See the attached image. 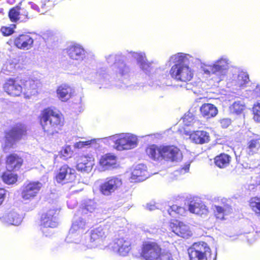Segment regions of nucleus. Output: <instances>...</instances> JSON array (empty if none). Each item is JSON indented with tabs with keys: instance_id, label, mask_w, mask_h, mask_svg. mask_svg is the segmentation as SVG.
I'll use <instances>...</instances> for the list:
<instances>
[{
	"instance_id": "1",
	"label": "nucleus",
	"mask_w": 260,
	"mask_h": 260,
	"mask_svg": "<svg viewBox=\"0 0 260 260\" xmlns=\"http://www.w3.org/2000/svg\"><path fill=\"white\" fill-rule=\"evenodd\" d=\"M190 61L200 64L201 69L204 74L214 75L219 82L225 78L231 63L229 58L225 55L220 56L211 64H206L189 54L179 52L171 56L168 61L170 63H174L169 71L171 78L177 82L190 81L195 71L187 64Z\"/></svg>"
},
{
	"instance_id": "2",
	"label": "nucleus",
	"mask_w": 260,
	"mask_h": 260,
	"mask_svg": "<svg viewBox=\"0 0 260 260\" xmlns=\"http://www.w3.org/2000/svg\"><path fill=\"white\" fill-rule=\"evenodd\" d=\"M39 118L44 131L48 135L58 133L64 124L63 115L52 108H47L42 111Z\"/></svg>"
},
{
	"instance_id": "3",
	"label": "nucleus",
	"mask_w": 260,
	"mask_h": 260,
	"mask_svg": "<svg viewBox=\"0 0 260 260\" xmlns=\"http://www.w3.org/2000/svg\"><path fill=\"white\" fill-rule=\"evenodd\" d=\"M40 12L39 6L33 2H29L28 6L23 7L17 6L11 8L8 16L13 22H26L35 18Z\"/></svg>"
},
{
	"instance_id": "4",
	"label": "nucleus",
	"mask_w": 260,
	"mask_h": 260,
	"mask_svg": "<svg viewBox=\"0 0 260 260\" xmlns=\"http://www.w3.org/2000/svg\"><path fill=\"white\" fill-rule=\"evenodd\" d=\"M103 141L109 144H110V141L113 142L115 148L119 151L131 149L138 145L137 136L131 133L115 134L104 138Z\"/></svg>"
},
{
	"instance_id": "5",
	"label": "nucleus",
	"mask_w": 260,
	"mask_h": 260,
	"mask_svg": "<svg viewBox=\"0 0 260 260\" xmlns=\"http://www.w3.org/2000/svg\"><path fill=\"white\" fill-rule=\"evenodd\" d=\"M26 127L24 124L19 123L5 132L4 141L2 148L5 152H8L13 147L16 142L21 139L26 134Z\"/></svg>"
},
{
	"instance_id": "6",
	"label": "nucleus",
	"mask_w": 260,
	"mask_h": 260,
	"mask_svg": "<svg viewBox=\"0 0 260 260\" xmlns=\"http://www.w3.org/2000/svg\"><path fill=\"white\" fill-rule=\"evenodd\" d=\"M86 249L98 248L105 249L107 247L106 242V235L104 229L99 226L91 230L88 233H86Z\"/></svg>"
},
{
	"instance_id": "7",
	"label": "nucleus",
	"mask_w": 260,
	"mask_h": 260,
	"mask_svg": "<svg viewBox=\"0 0 260 260\" xmlns=\"http://www.w3.org/2000/svg\"><path fill=\"white\" fill-rule=\"evenodd\" d=\"M58 209H53L42 214L40 222V229L43 234L46 237L52 235V232L50 229L55 228L58 225Z\"/></svg>"
},
{
	"instance_id": "8",
	"label": "nucleus",
	"mask_w": 260,
	"mask_h": 260,
	"mask_svg": "<svg viewBox=\"0 0 260 260\" xmlns=\"http://www.w3.org/2000/svg\"><path fill=\"white\" fill-rule=\"evenodd\" d=\"M123 56L121 54H110L106 57L109 64H113V70L119 79H126L129 75V67L123 62Z\"/></svg>"
},
{
	"instance_id": "9",
	"label": "nucleus",
	"mask_w": 260,
	"mask_h": 260,
	"mask_svg": "<svg viewBox=\"0 0 260 260\" xmlns=\"http://www.w3.org/2000/svg\"><path fill=\"white\" fill-rule=\"evenodd\" d=\"M190 260H208L211 250L208 244L204 242L194 243L188 250Z\"/></svg>"
},
{
	"instance_id": "10",
	"label": "nucleus",
	"mask_w": 260,
	"mask_h": 260,
	"mask_svg": "<svg viewBox=\"0 0 260 260\" xmlns=\"http://www.w3.org/2000/svg\"><path fill=\"white\" fill-rule=\"evenodd\" d=\"M85 70V79L98 85L100 88L110 86L109 75L104 71L99 70L96 72Z\"/></svg>"
},
{
	"instance_id": "11",
	"label": "nucleus",
	"mask_w": 260,
	"mask_h": 260,
	"mask_svg": "<svg viewBox=\"0 0 260 260\" xmlns=\"http://www.w3.org/2000/svg\"><path fill=\"white\" fill-rule=\"evenodd\" d=\"M108 249L121 256H126L131 249V243L126 238H117L107 245Z\"/></svg>"
},
{
	"instance_id": "12",
	"label": "nucleus",
	"mask_w": 260,
	"mask_h": 260,
	"mask_svg": "<svg viewBox=\"0 0 260 260\" xmlns=\"http://www.w3.org/2000/svg\"><path fill=\"white\" fill-rule=\"evenodd\" d=\"M42 183L39 181L25 183L22 187L21 198L24 201H30L39 193L42 187Z\"/></svg>"
},
{
	"instance_id": "13",
	"label": "nucleus",
	"mask_w": 260,
	"mask_h": 260,
	"mask_svg": "<svg viewBox=\"0 0 260 260\" xmlns=\"http://www.w3.org/2000/svg\"><path fill=\"white\" fill-rule=\"evenodd\" d=\"M22 84V94L25 98H29L32 95H36L38 93L39 89L41 86V83L38 79H28V80L22 79L20 80Z\"/></svg>"
},
{
	"instance_id": "14",
	"label": "nucleus",
	"mask_w": 260,
	"mask_h": 260,
	"mask_svg": "<svg viewBox=\"0 0 260 260\" xmlns=\"http://www.w3.org/2000/svg\"><path fill=\"white\" fill-rule=\"evenodd\" d=\"M66 50L68 55L73 60L81 61L85 60L89 57H91V55L88 53L83 47L78 44L71 45Z\"/></svg>"
},
{
	"instance_id": "15",
	"label": "nucleus",
	"mask_w": 260,
	"mask_h": 260,
	"mask_svg": "<svg viewBox=\"0 0 260 260\" xmlns=\"http://www.w3.org/2000/svg\"><path fill=\"white\" fill-rule=\"evenodd\" d=\"M121 185V178L116 176L108 177L100 186L101 191L103 194L109 196L119 188Z\"/></svg>"
},
{
	"instance_id": "16",
	"label": "nucleus",
	"mask_w": 260,
	"mask_h": 260,
	"mask_svg": "<svg viewBox=\"0 0 260 260\" xmlns=\"http://www.w3.org/2000/svg\"><path fill=\"white\" fill-rule=\"evenodd\" d=\"M170 227L173 233L183 238L188 239L192 235L189 225L182 221L172 220L170 223Z\"/></svg>"
},
{
	"instance_id": "17",
	"label": "nucleus",
	"mask_w": 260,
	"mask_h": 260,
	"mask_svg": "<svg viewBox=\"0 0 260 260\" xmlns=\"http://www.w3.org/2000/svg\"><path fill=\"white\" fill-rule=\"evenodd\" d=\"M23 216L14 210H7L0 212V220L8 225L18 226L21 224Z\"/></svg>"
},
{
	"instance_id": "18",
	"label": "nucleus",
	"mask_w": 260,
	"mask_h": 260,
	"mask_svg": "<svg viewBox=\"0 0 260 260\" xmlns=\"http://www.w3.org/2000/svg\"><path fill=\"white\" fill-rule=\"evenodd\" d=\"M87 238L86 234L70 229L66 241L68 243L78 244L81 249L86 250Z\"/></svg>"
},
{
	"instance_id": "19",
	"label": "nucleus",
	"mask_w": 260,
	"mask_h": 260,
	"mask_svg": "<svg viewBox=\"0 0 260 260\" xmlns=\"http://www.w3.org/2000/svg\"><path fill=\"white\" fill-rule=\"evenodd\" d=\"M188 211L193 214L200 216H207L209 213L208 208L198 198H194L190 200L188 204Z\"/></svg>"
},
{
	"instance_id": "20",
	"label": "nucleus",
	"mask_w": 260,
	"mask_h": 260,
	"mask_svg": "<svg viewBox=\"0 0 260 260\" xmlns=\"http://www.w3.org/2000/svg\"><path fill=\"white\" fill-rule=\"evenodd\" d=\"M75 171L68 165L62 166L56 176V181L59 183H66L75 179Z\"/></svg>"
},
{
	"instance_id": "21",
	"label": "nucleus",
	"mask_w": 260,
	"mask_h": 260,
	"mask_svg": "<svg viewBox=\"0 0 260 260\" xmlns=\"http://www.w3.org/2000/svg\"><path fill=\"white\" fill-rule=\"evenodd\" d=\"M161 252V248L156 243L147 242L143 244L142 255L146 260H151Z\"/></svg>"
},
{
	"instance_id": "22",
	"label": "nucleus",
	"mask_w": 260,
	"mask_h": 260,
	"mask_svg": "<svg viewBox=\"0 0 260 260\" xmlns=\"http://www.w3.org/2000/svg\"><path fill=\"white\" fill-rule=\"evenodd\" d=\"M4 90L9 95L14 96H18L22 93V84L20 80H16L12 79L8 80L4 85Z\"/></svg>"
},
{
	"instance_id": "23",
	"label": "nucleus",
	"mask_w": 260,
	"mask_h": 260,
	"mask_svg": "<svg viewBox=\"0 0 260 260\" xmlns=\"http://www.w3.org/2000/svg\"><path fill=\"white\" fill-rule=\"evenodd\" d=\"M162 158L171 161H177L182 159V155L180 150L174 146H162Z\"/></svg>"
},
{
	"instance_id": "24",
	"label": "nucleus",
	"mask_w": 260,
	"mask_h": 260,
	"mask_svg": "<svg viewBox=\"0 0 260 260\" xmlns=\"http://www.w3.org/2000/svg\"><path fill=\"white\" fill-rule=\"evenodd\" d=\"M117 160L116 156L108 153L101 157L99 164L102 171L111 170L117 167Z\"/></svg>"
},
{
	"instance_id": "25",
	"label": "nucleus",
	"mask_w": 260,
	"mask_h": 260,
	"mask_svg": "<svg viewBox=\"0 0 260 260\" xmlns=\"http://www.w3.org/2000/svg\"><path fill=\"white\" fill-rule=\"evenodd\" d=\"M128 54L129 56L133 57L137 60L140 68L146 74H149L151 72L152 68L150 66V63L147 61L144 53L131 51L128 52Z\"/></svg>"
},
{
	"instance_id": "26",
	"label": "nucleus",
	"mask_w": 260,
	"mask_h": 260,
	"mask_svg": "<svg viewBox=\"0 0 260 260\" xmlns=\"http://www.w3.org/2000/svg\"><path fill=\"white\" fill-rule=\"evenodd\" d=\"M234 73L231 81V85L239 87H245L249 81L247 73L237 69L235 70Z\"/></svg>"
},
{
	"instance_id": "27",
	"label": "nucleus",
	"mask_w": 260,
	"mask_h": 260,
	"mask_svg": "<svg viewBox=\"0 0 260 260\" xmlns=\"http://www.w3.org/2000/svg\"><path fill=\"white\" fill-rule=\"evenodd\" d=\"M14 44L17 48L27 50L32 47L34 39L29 34H22L15 39Z\"/></svg>"
},
{
	"instance_id": "28",
	"label": "nucleus",
	"mask_w": 260,
	"mask_h": 260,
	"mask_svg": "<svg viewBox=\"0 0 260 260\" xmlns=\"http://www.w3.org/2000/svg\"><path fill=\"white\" fill-rule=\"evenodd\" d=\"M146 166L144 164L136 166L132 172L131 179L132 181L141 182L147 178Z\"/></svg>"
},
{
	"instance_id": "29",
	"label": "nucleus",
	"mask_w": 260,
	"mask_h": 260,
	"mask_svg": "<svg viewBox=\"0 0 260 260\" xmlns=\"http://www.w3.org/2000/svg\"><path fill=\"white\" fill-rule=\"evenodd\" d=\"M189 138L191 142L197 144H203L210 141L209 134L205 131H193L190 134Z\"/></svg>"
},
{
	"instance_id": "30",
	"label": "nucleus",
	"mask_w": 260,
	"mask_h": 260,
	"mask_svg": "<svg viewBox=\"0 0 260 260\" xmlns=\"http://www.w3.org/2000/svg\"><path fill=\"white\" fill-rule=\"evenodd\" d=\"M23 162L22 158L16 154H12L7 157L6 168L9 171L19 169Z\"/></svg>"
},
{
	"instance_id": "31",
	"label": "nucleus",
	"mask_w": 260,
	"mask_h": 260,
	"mask_svg": "<svg viewBox=\"0 0 260 260\" xmlns=\"http://www.w3.org/2000/svg\"><path fill=\"white\" fill-rule=\"evenodd\" d=\"M78 215L77 213L74 216L70 230L86 234L88 228L87 223L83 217L79 216Z\"/></svg>"
},
{
	"instance_id": "32",
	"label": "nucleus",
	"mask_w": 260,
	"mask_h": 260,
	"mask_svg": "<svg viewBox=\"0 0 260 260\" xmlns=\"http://www.w3.org/2000/svg\"><path fill=\"white\" fill-rule=\"evenodd\" d=\"M200 112L203 117L206 119L214 117L218 113L217 108L211 104H204L200 107Z\"/></svg>"
},
{
	"instance_id": "33",
	"label": "nucleus",
	"mask_w": 260,
	"mask_h": 260,
	"mask_svg": "<svg viewBox=\"0 0 260 260\" xmlns=\"http://www.w3.org/2000/svg\"><path fill=\"white\" fill-rule=\"evenodd\" d=\"M213 210L215 217L217 219L223 220L224 216L228 215L232 212V208L227 204L223 205V206L219 205H214Z\"/></svg>"
},
{
	"instance_id": "34",
	"label": "nucleus",
	"mask_w": 260,
	"mask_h": 260,
	"mask_svg": "<svg viewBox=\"0 0 260 260\" xmlns=\"http://www.w3.org/2000/svg\"><path fill=\"white\" fill-rule=\"evenodd\" d=\"M162 146L156 145H151L146 149L147 155L153 160H159L162 157Z\"/></svg>"
},
{
	"instance_id": "35",
	"label": "nucleus",
	"mask_w": 260,
	"mask_h": 260,
	"mask_svg": "<svg viewBox=\"0 0 260 260\" xmlns=\"http://www.w3.org/2000/svg\"><path fill=\"white\" fill-rule=\"evenodd\" d=\"M56 92L58 98L61 101L64 102L71 98L72 89L67 84H62L58 87Z\"/></svg>"
},
{
	"instance_id": "36",
	"label": "nucleus",
	"mask_w": 260,
	"mask_h": 260,
	"mask_svg": "<svg viewBox=\"0 0 260 260\" xmlns=\"http://www.w3.org/2000/svg\"><path fill=\"white\" fill-rule=\"evenodd\" d=\"M260 148V138L252 139L247 144L246 151L249 155H253L258 152Z\"/></svg>"
},
{
	"instance_id": "37",
	"label": "nucleus",
	"mask_w": 260,
	"mask_h": 260,
	"mask_svg": "<svg viewBox=\"0 0 260 260\" xmlns=\"http://www.w3.org/2000/svg\"><path fill=\"white\" fill-rule=\"evenodd\" d=\"M252 95L255 97H260V85H257L252 91ZM253 119L255 121L260 122V101L253 108Z\"/></svg>"
},
{
	"instance_id": "38",
	"label": "nucleus",
	"mask_w": 260,
	"mask_h": 260,
	"mask_svg": "<svg viewBox=\"0 0 260 260\" xmlns=\"http://www.w3.org/2000/svg\"><path fill=\"white\" fill-rule=\"evenodd\" d=\"M231 156L225 153H221L214 158V162L216 166L219 168H224L227 167L231 161Z\"/></svg>"
},
{
	"instance_id": "39",
	"label": "nucleus",
	"mask_w": 260,
	"mask_h": 260,
	"mask_svg": "<svg viewBox=\"0 0 260 260\" xmlns=\"http://www.w3.org/2000/svg\"><path fill=\"white\" fill-rule=\"evenodd\" d=\"M96 203L91 200H89L85 201V202L82 205L81 210H79L78 212V214H86L88 212L92 213L96 210Z\"/></svg>"
},
{
	"instance_id": "40",
	"label": "nucleus",
	"mask_w": 260,
	"mask_h": 260,
	"mask_svg": "<svg viewBox=\"0 0 260 260\" xmlns=\"http://www.w3.org/2000/svg\"><path fill=\"white\" fill-rule=\"evenodd\" d=\"M167 212L171 216L175 217L177 215H184L186 213V210L184 207L173 205L168 207Z\"/></svg>"
},
{
	"instance_id": "41",
	"label": "nucleus",
	"mask_w": 260,
	"mask_h": 260,
	"mask_svg": "<svg viewBox=\"0 0 260 260\" xmlns=\"http://www.w3.org/2000/svg\"><path fill=\"white\" fill-rule=\"evenodd\" d=\"M229 108L231 113L239 114L244 110L245 104L243 100H238L235 101Z\"/></svg>"
},
{
	"instance_id": "42",
	"label": "nucleus",
	"mask_w": 260,
	"mask_h": 260,
	"mask_svg": "<svg viewBox=\"0 0 260 260\" xmlns=\"http://www.w3.org/2000/svg\"><path fill=\"white\" fill-rule=\"evenodd\" d=\"M249 205L255 214L260 216V197L251 198L250 200Z\"/></svg>"
},
{
	"instance_id": "43",
	"label": "nucleus",
	"mask_w": 260,
	"mask_h": 260,
	"mask_svg": "<svg viewBox=\"0 0 260 260\" xmlns=\"http://www.w3.org/2000/svg\"><path fill=\"white\" fill-rule=\"evenodd\" d=\"M100 139H91L87 141H80L76 142L74 146L75 148L81 149L83 148H86L90 147L92 144L96 143L97 141H99Z\"/></svg>"
},
{
	"instance_id": "44",
	"label": "nucleus",
	"mask_w": 260,
	"mask_h": 260,
	"mask_svg": "<svg viewBox=\"0 0 260 260\" xmlns=\"http://www.w3.org/2000/svg\"><path fill=\"white\" fill-rule=\"evenodd\" d=\"M73 151L70 145H67L63 147L60 152V157L63 159L66 160L72 157Z\"/></svg>"
},
{
	"instance_id": "45",
	"label": "nucleus",
	"mask_w": 260,
	"mask_h": 260,
	"mask_svg": "<svg viewBox=\"0 0 260 260\" xmlns=\"http://www.w3.org/2000/svg\"><path fill=\"white\" fill-rule=\"evenodd\" d=\"M94 165V162L89 161L87 164H84L79 161L77 165V169L79 171L85 172H89L91 171Z\"/></svg>"
},
{
	"instance_id": "46",
	"label": "nucleus",
	"mask_w": 260,
	"mask_h": 260,
	"mask_svg": "<svg viewBox=\"0 0 260 260\" xmlns=\"http://www.w3.org/2000/svg\"><path fill=\"white\" fill-rule=\"evenodd\" d=\"M17 63L13 60H9L3 66V70L8 73L14 72L16 68Z\"/></svg>"
},
{
	"instance_id": "47",
	"label": "nucleus",
	"mask_w": 260,
	"mask_h": 260,
	"mask_svg": "<svg viewBox=\"0 0 260 260\" xmlns=\"http://www.w3.org/2000/svg\"><path fill=\"white\" fill-rule=\"evenodd\" d=\"M151 260H173V258L170 253L162 251Z\"/></svg>"
},
{
	"instance_id": "48",
	"label": "nucleus",
	"mask_w": 260,
	"mask_h": 260,
	"mask_svg": "<svg viewBox=\"0 0 260 260\" xmlns=\"http://www.w3.org/2000/svg\"><path fill=\"white\" fill-rule=\"evenodd\" d=\"M194 120V116L192 113H188L184 115L183 118V121L186 125H189Z\"/></svg>"
},
{
	"instance_id": "49",
	"label": "nucleus",
	"mask_w": 260,
	"mask_h": 260,
	"mask_svg": "<svg viewBox=\"0 0 260 260\" xmlns=\"http://www.w3.org/2000/svg\"><path fill=\"white\" fill-rule=\"evenodd\" d=\"M165 84V79L164 78L162 80H155L152 82L151 86L154 88L163 87Z\"/></svg>"
},
{
	"instance_id": "50",
	"label": "nucleus",
	"mask_w": 260,
	"mask_h": 260,
	"mask_svg": "<svg viewBox=\"0 0 260 260\" xmlns=\"http://www.w3.org/2000/svg\"><path fill=\"white\" fill-rule=\"evenodd\" d=\"M79 161L83 162L84 164H87V162H89V161L94 162V159L92 157L89 156H82L80 157Z\"/></svg>"
},
{
	"instance_id": "51",
	"label": "nucleus",
	"mask_w": 260,
	"mask_h": 260,
	"mask_svg": "<svg viewBox=\"0 0 260 260\" xmlns=\"http://www.w3.org/2000/svg\"><path fill=\"white\" fill-rule=\"evenodd\" d=\"M1 30L2 34L5 36H9L13 32L12 29L7 27H2Z\"/></svg>"
},
{
	"instance_id": "52",
	"label": "nucleus",
	"mask_w": 260,
	"mask_h": 260,
	"mask_svg": "<svg viewBox=\"0 0 260 260\" xmlns=\"http://www.w3.org/2000/svg\"><path fill=\"white\" fill-rule=\"evenodd\" d=\"M7 194V190L3 188H0V205L4 202Z\"/></svg>"
},
{
	"instance_id": "53",
	"label": "nucleus",
	"mask_w": 260,
	"mask_h": 260,
	"mask_svg": "<svg viewBox=\"0 0 260 260\" xmlns=\"http://www.w3.org/2000/svg\"><path fill=\"white\" fill-rule=\"evenodd\" d=\"M182 84H181L180 86L186 89V90H193V88L194 87L193 85L189 82H181Z\"/></svg>"
},
{
	"instance_id": "54",
	"label": "nucleus",
	"mask_w": 260,
	"mask_h": 260,
	"mask_svg": "<svg viewBox=\"0 0 260 260\" xmlns=\"http://www.w3.org/2000/svg\"><path fill=\"white\" fill-rule=\"evenodd\" d=\"M231 120L229 118H224L220 120V123L223 128L228 127L231 124Z\"/></svg>"
},
{
	"instance_id": "55",
	"label": "nucleus",
	"mask_w": 260,
	"mask_h": 260,
	"mask_svg": "<svg viewBox=\"0 0 260 260\" xmlns=\"http://www.w3.org/2000/svg\"><path fill=\"white\" fill-rule=\"evenodd\" d=\"M67 205L69 208L73 209L77 205V202L75 200H70L67 202Z\"/></svg>"
},
{
	"instance_id": "56",
	"label": "nucleus",
	"mask_w": 260,
	"mask_h": 260,
	"mask_svg": "<svg viewBox=\"0 0 260 260\" xmlns=\"http://www.w3.org/2000/svg\"><path fill=\"white\" fill-rule=\"evenodd\" d=\"M146 208L150 211H152L157 208V206L154 203H150L146 205Z\"/></svg>"
},
{
	"instance_id": "57",
	"label": "nucleus",
	"mask_w": 260,
	"mask_h": 260,
	"mask_svg": "<svg viewBox=\"0 0 260 260\" xmlns=\"http://www.w3.org/2000/svg\"><path fill=\"white\" fill-rule=\"evenodd\" d=\"M190 167V162L186 164L180 170V172L181 173H185L188 172L189 170Z\"/></svg>"
},
{
	"instance_id": "58",
	"label": "nucleus",
	"mask_w": 260,
	"mask_h": 260,
	"mask_svg": "<svg viewBox=\"0 0 260 260\" xmlns=\"http://www.w3.org/2000/svg\"><path fill=\"white\" fill-rule=\"evenodd\" d=\"M50 0H41V7L42 8H44L46 5L47 3L49 2Z\"/></svg>"
},
{
	"instance_id": "59",
	"label": "nucleus",
	"mask_w": 260,
	"mask_h": 260,
	"mask_svg": "<svg viewBox=\"0 0 260 260\" xmlns=\"http://www.w3.org/2000/svg\"><path fill=\"white\" fill-rule=\"evenodd\" d=\"M254 137H255V138H254L253 139H255V138H257V137H258L257 136H256L255 135H254Z\"/></svg>"
},
{
	"instance_id": "60",
	"label": "nucleus",
	"mask_w": 260,
	"mask_h": 260,
	"mask_svg": "<svg viewBox=\"0 0 260 260\" xmlns=\"http://www.w3.org/2000/svg\"><path fill=\"white\" fill-rule=\"evenodd\" d=\"M135 89H138V86L135 88Z\"/></svg>"
},
{
	"instance_id": "61",
	"label": "nucleus",
	"mask_w": 260,
	"mask_h": 260,
	"mask_svg": "<svg viewBox=\"0 0 260 260\" xmlns=\"http://www.w3.org/2000/svg\"><path fill=\"white\" fill-rule=\"evenodd\" d=\"M259 183H260V180H259Z\"/></svg>"
}]
</instances>
